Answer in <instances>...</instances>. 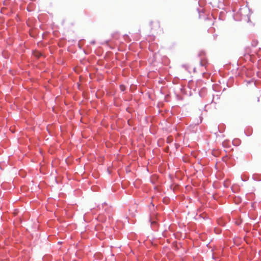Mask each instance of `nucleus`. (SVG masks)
<instances>
[{"label":"nucleus","instance_id":"nucleus-2","mask_svg":"<svg viewBox=\"0 0 261 261\" xmlns=\"http://www.w3.org/2000/svg\"><path fill=\"white\" fill-rule=\"evenodd\" d=\"M37 57H39L41 56V54L39 53H38L37 55H36Z\"/></svg>","mask_w":261,"mask_h":261},{"label":"nucleus","instance_id":"nucleus-1","mask_svg":"<svg viewBox=\"0 0 261 261\" xmlns=\"http://www.w3.org/2000/svg\"><path fill=\"white\" fill-rule=\"evenodd\" d=\"M120 88L121 91H124L125 90V87L124 85H120Z\"/></svg>","mask_w":261,"mask_h":261}]
</instances>
